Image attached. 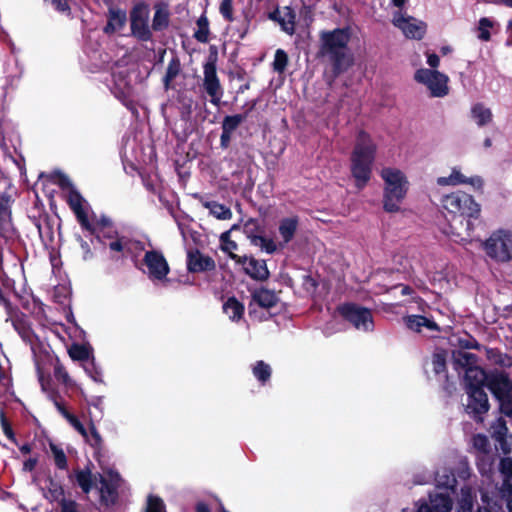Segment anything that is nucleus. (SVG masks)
I'll list each match as a JSON object with an SVG mask.
<instances>
[{
	"instance_id": "1",
	"label": "nucleus",
	"mask_w": 512,
	"mask_h": 512,
	"mask_svg": "<svg viewBox=\"0 0 512 512\" xmlns=\"http://www.w3.org/2000/svg\"><path fill=\"white\" fill-rule=\"evenodd\" d=\"M350 38V31L345 28L323 31L320 34V51L329 57L336 74L347 71L353 65L354 58L348 49Z\"/></svg>"
},
{
	"instance_id": "2",
	"label": "nucleus",
	"mask_w": 512,
	"mask_h": 512,
	"mask_svg": "<svg viewBox=\"0 0 512 512\" xmlns=\"http://www.w3.org/2000/svg\"><path fill=\"white\" fill-rule=\"evenodd\" d=\"M376 146L365 132H359L351 155V173L358 189H363L370 180Z\"/></svg>"
},
{
	"instance_id": "3",
	"label": "nucleus",
	"mask_w": 512,
	"mask_h": 512,
	"mask_svg": "<svg viewBox=\"0 0 512 512\" xmlns=\"http://www.w3.org/2000/svg\"><path fill=\"white\" fill-rule=\"evenodd\" d=\"M383 181V208L387 212H397L408 190L407 175L396 167H383L380 171Z\"/></svg>"
},
{
	"instance_id": "4",
	"label": "nucleus",
	"mask_w": 512,
	"mask_h": 512,
	"mask_svg": "<svg viewBox=\"0 0 512 512\" xmlns=\"http://www.w3.org/2000/svg\"><path fill=\"white\" fill-rule=\"evenodd\" d=\"M76 482L83 492L88 493L93 487L97 488L101 502L106 505H112L117 499V488L120 477L114 471H108L105 474L97 476L92 475L90 470H77L75 472Z\"/></svg>"
},
{
	"instance_id": "5",
	"label": "nucleus",
	"mask_w": 512,
	"mask_h": 512,
	"mask_svg": "<svg viewBox=\"0 0 512 512\" xmlns=\"http://www.w3.org/2000/svg\"><path fill=\"white\" fill-rule=\"evenodd\" d=\"M256 226V221L249 220L245 224V231L254 246L260 247L268 254H273L279 249H283L291 242L298 230L299 219L297 216L282 218L278 223L277 241L263 236L250 235V228Z\"/></svg>"
},
{
	"instance_id": "6",
	"label": "nucleus",
	"mask_w": 512,
	"mask_h": 512,
	"mask_svg": "<svg viewBox=\"0 0 512 512\" xmlns=\"http://www.w3.org/2000/svg\"><path fill=\"white\" fill-rule=\"evenodd\" d=\"M481 248L492 261L500 264L509 263L512 260V230L499 228L492 231L481 241Z\"/></svg>"
},
{
	"instance_id": "7",
	"label": "nucleus",
	"mask_w": 512,
	"mask_h": 512,
	"mask_svg": "<svg viewBox=\"0 0 512 512\" xmlns=\"http://www.w3.org/2000/svg\"><path fill=\"white\" fill-rule=\"evenodd\" d=\"M443 209L452 216H471L481 214V205L475 198L463 191H454L442 197Z\"/></svg>"
},
{
	"instance_id": "8",
	"label": "nucleus",
	"mask_w": 512,
	"mask_h": 512,
	"mask_svg": "<svg viewBox=\"0 0 512 512\" xmlns=\"http://www.w3.org/2000/svg\"><path fill=\"white\" fill-rule=\"evenodd\" d=\"M110 221L106 218L101 220L100 227L95 225V232L99 241L107 246L111 253L113 259H120L127 255L129 250L130 241L125 237H118L117 234L109 228Z\"/></svg>"
},
{
	"instance_id": "9",
	"label": "nucleus",
	"mask_w": 512,
	"mask_h": 512,
	"mask_svg": "<svg viewBox=\"0 0 512 512\" xmlns=\"http://www.w3.org/2000/svg\"><path fill=\"white\" fill-rule=\"evenodd\" d=\"M414 79L424 85L433 97L442 98L449 93V77L437 69L420 68Z\"/></svg>"
},
{
	"instance_id": "10",
	"label": "nucleus",
	"mask_w": 512,
	"mask_h": 512,
	"mask_svg": "<svg viewBox=\"0 0 512 512\" xmlns=\"http://www.w3.org/2000/svg\"><path fill=\"white\" fill-rule=\"evenodd\" d=\"M489 390L498 399L500 410L506 416L512 415V383L504 373L489 374Z\"/></svg>"
},
{
	"instance_id": "11",
	"label": "nucleus",
	"mask_w": 512,
	"mask_h": 512,
	"mask_svg": "<svg viewBox=\"0 0 512 512\" xmlns=\"http://www.w3.org/2000/svg\"><path fill=\"white\" fill-rule=\"evenodd\" d=\"M480 215L452 216L445 233L454 241L460 244H469L474 239L475 222Z\"/></svg>"
},
{
	"instance_id": "12",
	"label": "nucleus",
	"mask_w": 512,
	"mask_h": 512,
	"mask_svg": "<svg viewBox=\"0 0 512 512\" xmlns=\"http://www.w3.org/2000/svg\"><path fill=\"white\" fill-rule=\"evenodd\" d=\"M61 185L66 190L67 202L69 203L82 227L90 232H95V225L89 218V211L86 201L74 189L73 185L67 177H63L61 179Z\"/></svg>"
},
{
	"instance_id": "13",
	"label": "nucleus",
	"mask_w": 512,
	"mask_h": 512,
	"mask_svg": "<svg viewBox=\"0 0 512 512\" xmlns=\"http://www.w3.org/2000/svg\"><path fill=\"white\" fill-rule=\"evenodd\" d=\"M392 23L402 31L404 36L409 39L420 40L426 33V24L412 16L396 12L393 15Z\"/></svg>"
},
{
	"instance_id": "14",
	"label": "nucleus",
	"mask_w": 512,
	"mask_h": 512,
	"mask_svg": "<svg viewBox=\"0 0 512 512\" xmlns=\"http://www.w3.org/2000/svg\"><path fill=\"white\" fill-rule=\"evenodd\" d=\"M341 315L358 330L371 331L373 319L370 310L354 305L346 304L339 308Z\"/></svg>"
},
{
	"instance_id": "15",
	"label": "nucleus",
	"mask_w": 512,
	"mask_h": 512,
	"mask_svg": "<svg viewBox=\"0 0 512 512\" xmlns=\"http://www.w3.org/2000/svg\"><path fill=\"white\" fill-rule=\"evenodd\" d=\"M144 262L147 267L149 279L152 281H164L169 273V265L161 252L148 251L145 253Z\"/></svg>"
},
{
	"instance_id": "16",
	"label": "nucleus",
	"mask_w": 512,
	"mask_h": 512,
	"mask_svg": "<svg viewBox=\"0 0 512 512\" xmlns=\"http://www.w3.org/2000/svg\"><path fill=\"white\" fill-rule=\"evenodd\" d=\"M436 183L439 186H458V185H470L474 190H482L484 186L483 179L478 176H465L458 167H453L448 176L438 177Z\"/></svg>"
},
{
	"instance_id": "17",
	"label": "nucleus",
	"mask_w": 512,
	"mask_h": 512,
	"mask_svg": "<svg viewBox=\"0 0 512 512\" xmlns=\"http://www.w3.org/2000/svg\"><path fill=\"white\" fill-rule=\"evenodd\" d=\"M204 88L207 94L211 97V103L219 105L223 96V91L217 77L216 64L214 61H208L204 65Z\"/></svg>"
},
{
	"instance_id": "18",
	"label": "nucleus",
	"mask_w": 512,
	"mask_h": 512,
	"mask_svg": "<svg viewBox=\"0 0 512 512\" xmlns=\"http://www.w3.org/2000/svg\"><path fill=\"white\" fill-rule=\"evenodd\" d=\"M149 11L144 5L136 6L131 12V30L140 40H148L151 36L148 26Z\"/></svg>"
},
{
	"instance_id": "19",
	"label": "nucleus",
	"mask_w": 512,
	"mask_h": 512,
	"mask_svg": "<svg viewBox=\"0 0 512 512\" xmlns=\"http://www.w3.org/2000/svg\"><path fill=\"white\" fill-rule=\"evenodd\" d=\"M468 400L466 404V411L468 414H472L474 417L486 413L489 410V402L487 394L483 389H471L467 391Z\"/></svg>"
},
{
	"instance_id": "20",
	"label": "nucleus",
	"mask_w": 512,
	"mask_h": 512,
	"mask_svg": "<svg viewBox=\"0 0 512 512\" xmlns=\"http://www.w3.org/2000/svg\"><path fill=\"white\" fill-rule=\"evenodd\" d=\"M469 117L479 128L488 127L494 122L492 109L483 102H476L471 105Z\"/></svg>"
},
{
	"instance_id": "21",
	"label": "nucleus",
	"mask_w": 512,
	"mask_h": 512,
	"mask_svg": "<svg viewBox=\"0 0 512 512\" xmlns=\"http://www.w3.org/2000/svg\"><path fill=\"white\" fill-rule=\"evenodd\" d=\"M489 375L476 364L465 370V386L466 392L471 389H483V385L488 386Z\"/></svg>"
},
{
	"instance_id": "22",
	"label": "nucleus",
	"mask_w": 512,
	"mask_h": 512,
	"mask_svg": "<svg viewBox=\"0 0 512 512\" xmlns=\"http://www.w3.org/2000/svg\"><path fill=\"white\" fill-rule=\"evenodd\" d=\"M431 506L422 503L417 512H449L452 508L451 498L447 493H438L430 496Z\"/></svg>"
},
{
	"instance_id": "23",
	"label": "nucleus",
	"mask_w": 512,
	"mask_h": 512,
	"mask_svg": "<svg viewBox=\"0 0 512 512\" xmlns=\"http://www.w3.org/2000/svg\"><path fill=\"white\" fill-rule=\"evenodd\" d=\"M238 262L243 265L246 273L254 279L264 280L269 276L267 266L262 260L245 256L239 258Z\"/></svg>"
},
{
	"instance_id": "24",
	"label": "nucleus",
	"mask_w": 512,
	"mask_h": 512,
	"mask_svg": "<svg viewBox=\"0 0 512 512\" xmlns=\"http://www.w3.org/2000/svg\"><path fill=\"white\" fill-rule=\"evenodd\" d=\"M187 267L191 272L209 271L215 268V262L212 258L201 254L199 251H190L188 253Z\"/></svg>"
},
{
	"instance_id": "25",
	"label": "nucleus",
	"mask_w": 512,
	"mask_h": 512,
	"mask_svg": "<svg viewBox=\"0 0 512 512\" xmlns=\"http://www.w3.org/2000/svg\"><path fill=\"white\" fill-rule=\"evenodd\" d=\"M403 321L406 327L414 332H422L423 328H426L431 331H436L439 329L434 321L420 315L405 316L403 318Z\"/></svg>"
},
{
	"instance_id": "26",
	"label": "nucleus",
	"mask_w": 512,
	"mask_h": 512,
	"mask_svg": "<svg viewBox=\"0 0 512 512\" xmlns=\"http://www.w3.org/2000/svg\"><path fill=\"white\" fill-rule=\"evenodd\" d=\"M126 22V13L120 9H109L108 23L104 28L106 33H114L123 28Z\"/></svg>"
},
{
	"instance_id": "27",
	"label": "nucleus",
	"mask_w": 512,
	"mask_h": 512,
	"mask_svg": "<svg viewBox=\"0 0 512 512\" xmlns=\"http://www.w3.org/2000/svg\"><path fill=\"white\" fill-rule=\"evenodd\" d=\"M223 312L231 321L237 322L243 317L244 305L235 297H230L223 304Z\"/></svg>"
},
{
	"instance_id": "28",
	"label": "nucleus",
	"mask_w": 512,
	"mask_h": 512,
	"mask_svg": "<svg viewBox=\"0 0 512 512\" xmlns=\"http://www.w3.org/2000/svg\"><path fill=\"white\" fill-rule=\"evenodd\" d=\"M277 21L282 30L289 35L295 31V13L290 7H284L277 11Z\"/></svg>"
},
{
	"instance_id": "29",
	"label": "nucleus",
	"mask_w": 512,
	"mask_h": 512,
	"mask_svg": "<svg viewBox=\"0 0 512 512\" xmlns=\"http://www.w3.org/2000/svg\"><path fill=\"white\" fill-rule=\"evenodd\" d=\"M452 361L455 369L472 367L476 364V356L465 350H454L452 352Z\"/></svg>"
},
{
	"instance_id": "30",
	"label": "nucleus",
	"mask_w": 512,
	"mask_h": 512,
	"mask_svg": "<svg viewBox=\"0 0 512 512\" xmlns=\"http://www.w3.org/2000/svg\"><path fill=\"white\" fill-rule=\"evenodd\" d=\"M253 301L264 308L273 307L277 302L274 292L267 289H259L253 293Z\"/></svg>"
},
{
	"instance_id": "31",
	"label": "nucleus",
	"mask_w": 512,
	"mask_h": 512,
	"mask_svg": "<svg viewBox=\"0 0 512 512\" xmlns=\"http://www.w3.org/2000/svg\"><path fill=\"white\" fill-rule=\"evenodd\" d=\"M237 227V225H233L230 230L223 232L220 236V243L222 251L228 253L232 259H236L238 261L240 257L234 254V251L237 249V244L235 241L230 239L231 231L237 229Z\"/></svg>"
},
{
	"instance_id": "32",
	"label": "nucleus",
	"mask_w": 512,
	"mask_h": 512,
	"mask_svg": "<svg viewBox=\"0 0 512 512\" xmlns=\"http://www.w3.org/2000/svg\"><path fill=\"white\" fill-rule=\"evenodd\" d=\"M435 482L438 487L448 490L454 488L456 478L450 470L444 468L436 472Z\"/></svg>"
},
{
	"instance_id": "33",
	"label": "nucleus",
	"mask_w": 512,
	"mask_h": 512,
	"mask_svg": "<svg viewBox=\"0 0 512 512\" xmlns=\"http://www.w3.org/2000/svg\"><path fill=\"white\" fill-rule=\"evenodd\" d=\"M69 355L73 360L88 362L92 357V349L87 345L73 344L69 349Z\"/></svg>"
},
{
	"instance_id": "34",
	"label": "nucleus",
	"mask_w": 512,
	"mask_h": 512,
	"mask_svg": "<svg viewBox=\"0 0 512 512\" xmlns=\"http://www.w3.org/2000/svg\"><path fill=\"white\" fill-rule=\"evenodd\" d=\"M500 471L502 475L505 477V482L503 484V490L504 493L507 491L508 493L511 492L512 489V458L506 457L503 458L500 462Z\"/></svg>"
},
{
	"instance_id": "35",
	"label": "nucleus",
	"mask_w": 512,
	"mask_h": 512,
	"mask_svg": "<svg viewBox=\"0 0 512 512\" xmlns=\"http://www.w3.org/2000/svg\"><path fill=\"white\" fill-rule=\"evenodd\" d=\"M474 496L471 488L463 487L458 501L457 512H472Z\"/></svg>"
},
{
	"instance_id": "36",
	"label": "nucleus",
	"mask_w": 512,
	"mask_h": 512,
	"mask_svg": "<svg viewBox=\"0 0 512 512\" xmlns=\"http://www.w3.org/2000/svg\"><path fill=\"white\" fill-rule=\"evenodd\" d=\"M205 207L215 218L220 220H228L232 217L231 210L218 202H207Z\"/></svg>"
},
{
	"instance_id": "37",
	"label": "nucleus",
	"mask_w": 512,
	"mask_h": 512,
	"mask_svg": "<svg viewBox=\"0 0 512 512\" xmlns=\"http://www.w3.org/2000/svg\"><path fill=\"white\" fill-rule=\"evenodd\" d=\"M83 369L87 375L97 383H103V375L101 368L96 364L95 358L92 357L88 362L83 363Z\"/></svg>"
},
{
	"instance_id": "38",
	"label": "nucleus",
	"mask_w": 512,
	"mask_h": 512,
	"mask_svg": "<svg viewBox=\"0 0 512 512\" xmlns=\"http://www.w3.org/2000/svg\"><path fill=\"white\" fill-rule=\"evenodd\" d=\"M497 423L499 429L494 432V436L500 442L502 451L507 454L510 452V442L506 437L507 427L503 419H498Z\"/></svg>"
},
{
	"instance_id": "39",
	"label": "nucleus",
	"mask_w": 512,
	"mask_h": 512,
	"mask_svg": "<svg viewBox=\"0 0 512 512\" xmlns=\"http://www.w3.org/2000/svg\"><path fill=\"white\" fill-rule=\"evenodd\" d=\"M46 497L49 501L53 502V501H60V503H62V500H65L63 498V488L62 486L51 480V479H48L47 480V493H46Z\"/></svg>"
},
{
	"instance_id": "40",
	"label": "nucleus",
	"mask_w": 512,
	"mask_h": 512,
	"mask_svg": "<svg viewBox=\"0 0 512 512\" xmlns=\"http://www.w3.org/2000/svg\"><path fill=\"white\" fill-rule=\"evenodd\" d=\"M50 451L55 465L59 469H67V458L63 449L54 443H50Z\"/></svg>"
},
{
	"instance_id": "41",
	"label": "nucleus",
	"mask_w": 512,
	"mask_h": 512,
	"mask_svg": "<svg viewBox=\"0 0 512 512\" xmlns=\"http://www.w3.org/2000/svg\"><path fill=\"white\" fill-rule=\"evenodd\" d=\"M245 118L246 116L241 114L226 116L222 122V130H225L226 133H233Z\"/></svg>"
},
{
	"instance_id": "42",
	"label": "nucleus",
	"mask_w": 512,
	"mask_h": 512,
	"mask_svg": "<svg viewBox=\"0 0 512 512\" xmlns=\"http://www.w3.org/2000/svg\"><path fill=\"white\" fill-rule=\"evenodd\" d=\"M209 35V23L205 16H201L197 20V30L195 31V38L200 42H207Z\"/></svg>"
},
{
	"instance_id": "43",
	"label": "nucleus",
	"mask_w": 512,
	"mask_h": 512,
	"mask_svg": "<svg viewBox=\"0 0 512 512\" xmlns=\"http://www.w3.org/2000/svg\"><path fill=\"white\" fill-rule=\"evenodd\" d=\"M254 376L261 382L267 381L271 376V368L263 361H258L252 368Z\"/></svg>"
},
{
	"instance_id": "44",
	"label": "nucleus",
	"mask_w": 512,
	"mask_h": 512,
	"mask_svg": "<svg viewBox=\"0 0 512 512\" xmlns=\"http://www.w3.org/2000/svg\"><path fill=\"white\" fill-rule=\"evenodd\" d=\"M432 367L433 371L436 375H440L445 373L446 369V354L444 351H437L433 354L432 357Z\"/></svg>"
},
{
	"instance_id": "45",
	"label": "nucleus",
	"mask_w": 512,
	"mask_h": 512,
	"mask_svg": "<svg viewBox=\"0 0 512 512\" xmlns=\"http://www.w3.org/2000/svg\"><path fill=\"white\" fill-rule=\"evenodd\" d=\"M493 27V22L489 18H481L478 24V38L482 41H489L491 38L490 29Z\"/></svg>"
},
{
	"instance_id": "46",
	"label": "nucleus",
	"mask_w": 512,
	"mask_h": 512,
	"mask_svg": "<svg viewBox=\"0 0 512 512\" xmlns=\"http://www.w3.org/2000/svg\"><path fill=\"white\" fill-rule=\"evenodd\" d=\"M288 63V56L282 49H278L275 52L273 68L276 72H283L286 69Z\"/></svg>"
},
{
	"instance_id": "47",
	"label": "nucleus",
	"mask_w": 512,
	"mask_h": 512,
	"mask_svg": "<svg viewBox=\"0 0 512 512\" xmlns=\"http://www.w3.org/2000/svg\"><path fill=\"white\" fill-rule=\"evenodd\" d=\"M477 466L483 475H487L492 471L493 460L488 453L480 454L478 457Z\"/></svg>"
},
{
	"instance_id": "48",
	"label": "nucleus",
	"mask_w": 512,
	"mask_h": 512,
	"mask_svg": "<svg viewBox=\"0 0 512 512\" xmlns=\"http://www.w3.org/2000/svg\"><path fill=\"white\" fill-rule=\"evenodd\" d=\"M473 447L480 453L485 454L489 451V440L485 435L477 434L472 439Z\"/></svg>"
},
{
	"instance_id": "49",
	"label": "nucleus",
	"mask_w": 512,
	"mask_h": 512,
	"mask_svg": "<svg viewBox=\"0 0 512 512\" xmlns=\"http://www.w3.org/2000/svg\"><path fill=\"white\" fill-rule=\"evenodd\" d=\"M145 512H166L163 500L156 496H149Z\"/></svg>"
},
{
	"instance_id": "50",
	"label": "nucleus",
	"mask_w": 512,
	"mask_h": 512,
	"mask_svg": "<svg viewBox=\"0 0 512 512\" xmlns=\"http://www.w3.org/2000/svg\"><path fill=\"white\" fill-rule=\"evenodd\" d=\"M168 24V14L166 11L162 9H158L153 17V29L155 30H161L162 28L166 27Z\"/></svg>"
},
{
	"instance_id": "51",
	"label": "nucleus",
	"mask_w": 512,
	"mask_h": 512,
	"mask_svg": "<svg viewBox=\"0 0 512 512\" xmlns=\"http://www.w3.org/2000/svg\"><path fill=\"white\" fill-rule=\"evenodd\" d=\"M54 375L57 380L61 381L65 385H73V381L71 380L68 372L61 364H56L54 367Z\"/></svg>"
},
{
	"instance_id": "52",
	"label": "nucleus",
	"mask_w": 512,
	"mask_h": 512,
	"mask_svg": "<svg viewBox=\"0 0 512 512\" xmlns=\"http://www.w3.org/2000/svg\"><path fill=\"white\" fill-rule=\"evenodd\" d=\"M180 67L178 62L172 61L169 63L166 74L164 77L165 86L168 87L169 83L178 75Z\"/></svg>"
},
{
	"instance_id": "53",
	"label": "nucleus",
	"mask_w": 512,
	"mask_h": 512,
	"mask_svg": "<svg viewBox=\"0 0 512 512\" xmlns=\"http://www.w3.org/2000/svg\"><path fill=\"white\" fill-rule=\"evenodd\" d=\"M232 3H233V0H222V2L220 4V13L228 21L233 20Z\"/></svg>"
},
{
	"instance_id": "54",
	"label": "nucleus",
	"mask_w": 512,
	"mask_h": 512,
	"mask_svg": "<svg viewBox=\"0 0 512 512\" xmlns=\"http://www.w3.org/2000/svg\"><path fill=\"white\" fill-rule=\"evenodd\" d=\"M67 421L70 425L79 432L84 438H87V431L83 424L74 415H67Z\"/></svg>"
},
{
	"instance_id": "55",
	"label": "nucleus",
	"mask_w": 512,
	"mask_h": 512,
	"mask_svg": "<svg viewBox=\"0 0 512 512\" xmlns=\"http://www.w3.org/2000/svg\"><path fill=\"white\" fill-rule=\"evenodd\" d=\"M78 241H79V244H80V247L82 250L83 260L87 261V260L92 259L93 253L90 249L89 244L86 241H84L81 237H78Z\"/></svg>"
},
{
	"instance_id": "56",
	"label": "nucleus",
	"mask_w": 512,
	"mask_h": 512,
	"mask_svg": "<svg viewBox=\"0 0 512 512\" xmlns=\"http://www.w3.org/2000/svg\"><path fill=\"white\" fill-rule=\"evenodd\" d=\"M458 344L463 347V348H466V349H469V348H479L476 340H474L473 338L469 337V336H466L465 338H459L458 339Z\"/></svg>"
},
{
	"instance_id": "57",
	"label": "nucleus",
	"mask_w": 512,
	"mask_h": 512,
	"mask_svg": "<svg viewBox=\"0 0 512 512\" xmlns=\"http://www.w3.org/2000/svg\"><path fill=\"white\" fill-rule=\"evenodd\" d=\"M0 423H1V427H2V430H3L4 434L9 439H13L12 429H11L7 419L5 418V416H4V414L2 412L0 413Z\"/></svg>"
},
{
	"instance_id": "58",
	"label": "nucleus",
	"mask_w": 512,
	"mask_h": 512,
	"mask_svg": "<svg viewBox=\"0 0 512 512\" xmlns=\"http://www.w3.org/2000/svg\"><path fill=\"white\" fill-rule=\"evenodd\" d=\"M0 423H1V427H2V430H3L4 434L9 439H13L12 429H11L7 419L5 418V416H4V414L2 412L0 413Z\"/></svg>"
},
{
	"instance_id": "59",
	"label": "nucleus",
	"mask_w": 512,
	"mask_h": 512,
	"mask_svg": "<svg viewBox=\"0 0 512 512\" xmlns=\"http://www.w3.org/2000/svg\"><path fill=\"white\" fill-rule=\"evenodd\" d=\"M427 57V64L429 65L430 69H437L440 65V58L435 53H426Z\"/></svg>"
},
{
	"instance_id": "60",
	"label": "nucleus",
	"mask_w": 512,
	"mask_h": 512,
	"mask_svg": "<svg viewBox=\"0 0 512 512\" xmlns=\"http://www.w3.org/2000/svg\"><path fill=\"white\" fill-rule=\"evenodd\" d=\"M486 356L493 363L500 364L502 363L501 354L495 349H485Z\"/></svg>"
},
{
	"instance_id": "61",
	"label": "nucleus",
	"mask_w": 512,
	"mask_h": 512,
	"mask_svg": "<svg viewBox=\"0 0 512 512\" xmlns=\"http://www.w3.org/2000/svg\"><path fill=\"white\" fill-rule=\"evenodd\" d=\"M60 512H78L73 501L62 500Z\"/></svg>"
},
{
	"instance_id": "62",
	"label": "nucleus",
	"mask_w": 512,
	"mask_h": 512,
	"mask_svg": "<svg viewBox=\"0 0 512 512\" xmlns=\"http://www.w3.org/2000/svg\"><path fill=\"white\" fill-rule=\"evenodd\" d=\"M55 9L60 12H66L69 10V6L66 0H53Z\"/></svg>"
},
{
	"instance_id": "63",
	"label": "nucleus",
	"mask_w": 512,
	"mask_h": 512,
	"mask_svg": "<svg viewBox=\"0 0 512 512\" xmlns=\"http://www.w3.org/2000/svg\"><path fill=\"white\" fill-rule=\"evenodd\" d=\"M35 465H36L35 459H28L24 462V469L27 471H31L34 469Z\"/></svg>"
},
{
	"instance_id": "64",
	"label": "nucleus",
	"mask_w": 512,
	"mask_h": 512,
	"mask_svg": "<svg viewBox=\"0 0 512 512\" xmlns=\"http://www.w3.org/2000/svg\"><path fill=\"white\" fill-rule=\"evenodd\" d=\"M196 512H210L209 508L205 504H198L196 507Z\"/></svg>"
}]
</instances>
